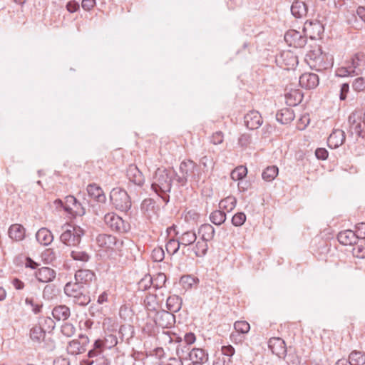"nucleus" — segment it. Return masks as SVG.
<instances>
[{
	"label": "nucleus",
	"instance_id": "72a5a7b5",
	"mask_svg": "<svg viewBox=\"0 0 365 365\" xmlns=\"http://www.w3.org/2000/svg\"><path fill=\"white\" fill-rule=\"evenodd\" d=\"M166 307L168 309V312L175 313L178 312L182 307V299L178 295L170 296L166 301Z\"/></svg>",
	"mask_w": 365,
	"mask_h": 365
},
{
	"label": "nucleus",
	"instance_id": "cd10ccee",
	"mask_svg": "<svg viewBox=\"0 0 365 365\" xmlns=\"http://www.w3.org/2000/svg\"><path fill=\"white\" fill-rule=\"evenodd\" d=\"M294 110L289 108L279 110L276 114V119L282 124H287L294 119Z\"/></svg>",
	"mask_w": 365,
	"mask_h": 365
},
{
	"label": "nucleus",
	"instance_id": "774afa93",
	"mask_svg": "<svg viewBox=\"0 0 365 365\" xmlns=\"http://www.w3.org/2000/svg\"><path fill=\"white\" fill-rule=\"evenodd\" d=\"M196 340V337L195 334L192 332L186 333L184 336V343L185 344L190 346Z\"/></svg>",
	"mask_w": 365,
	"mask_h": 365
},
{
	"label": "nucleus",
	"instance_id": "a878e982",
	"mask_svg": "<svg viewBox=\"0 0 365 365\" xmlns=\"http://www.w3.org/2000/svg\"><path fill=\"white\" fill-rule=\"evenodd\" d=\"M337 239L339 243L344 245L355 244L358 240L354 231L351 230L340 232L337 235Z\"/></svg>",
	"mask_w": 365,
	"mask_h": 365
},
{
	"label": "nucleus",
	"instance_id": "e2e57ef3",
	"mask_svg": "<svg viewBox=\"0 0 365 365\" xmlns=\"http://www.w3.org/2000/svg\"><path fill=\"white\" fill-rule=\"evenodd\" d=\"M357 238L364 239L365 238V223L361 222L356 225V230L354 231Z\"/></svg>",
	"mask_w": 365,
	"mask_h": 365
},
{
	"label": "nucleus",
	"instance_id": "f3484780",
	"mask_svg": "<svg viewBox=\"0 0 365 365\" xmlns=\"http://www.w3.org/2000/svg\"><path fill=\"white\" fill-rule=\"evenodd\" d=\"M268 346L272 352L279 358L286 356L287 348L284 341L281 338H271L269 340Z\"/></svg>",
	"mask_w": 365,
	"mask_h": 365
},
{
	"label": "nucleus",
	"instance_id": "37998d69",
	"mask_svg": "<svg viewBox=\"0 0 365 365\" xmlns=\"http://www.w3.org/2000/svg\"><path fill=\"white\" fill-rule=\"evenodd\" d=\"M210 220L215 225H221L226 220V214L222 210H215L210 215Z\"/></svg>",
	"mask_w": 365,
	"mask_h": 365
},
{
	"label": "nucleus",
	"instance_id": "c9c22d12",
	"mask_svg": "<svg viewBox=\"0 0 365 365\" xmlns=\"http://www.w3.org/2000/svg\"><path fill=\"white\" fill-rule=\"evenodd\" d=\"M155 202L150 198L145 199L140 205L142 212L148 218H151L153 215L155 213Z\"/></svg>",
	"mask_w": 365,
	"mask_h": 365
},
{
	"label": "nucleus",
	"instance_id": "de8ad7c7",
	"mask_svg": "<svg viewBox=\"0 0 365 365\" xmlns=\"http://www.w3.org/2000/svg\"><path fill=\"white\" fill-rule=\"evenodd\" d=\"M71 257L76 261L86 262L90 259V255L85 251L78 249L72 250Z\"/></svg>",
	"mask_w": 365,
	"mask_h": 365
},
{
	"label": "nucleus",
	"instance_id": "473e14b6",
	"mask_svg": "<svg viewBox=\"0 0 365 365\" xmlns=\"http://www.w3.org/2000/svg\"><path fill=\"white\" fill-rule=\"evenodd\" d=\"M70 309L66 305L55 307L52 311V315L58 321L66 320L70 317Z\"/></svg>",
	"mask_w": 365,
	"mask_h": 365
},
{
	"label": "nucleus",
	"instance_id": "a18cd8bd",
	"mask_svg": "<svg viewBox=\"0 0 365 365\" xmlns=\"http://www.w3.org/2000/svg\"><path fill=\"white\" fill-rule=\"evenodd\" d=\"M144 305L148 311L154 312L158 307L157 297L154 294L146 296L144 299Z\"/></svg>",
	"mask_w": 365,
	"mask_h": 365
},
{
	"label": "nucleus",
	"instance_id": "4c0bfd02",
	"mask_svg": "<svg viewBox=\"0 0 365 365\" xmlns=\"http://www.w3.org/2000/svg\"><path fill=\"white\" fill-rule=\"evenodd\" d=\"M46 332L40 326H34L30 330V338L35 343H41L45 338Z\"/></svg>",
	"mask_w": 365,
	"mask_h": 365
},
{
	"label": "nucleus",
	"instance_id": "c03bdc74",
	"mask_svg": "<svg viewBox=\"0 0 365 365\" xmlns=\"http://www.w3.org/2000/svg\"><path fill=\"white\" fill-rule=\"evenodd\" d=\"M207 242L200 239L192 247V251L196 257H202L207 253Z\"/></svg>",
	"mask_w": 365,
	"mask_h": 365
},
{
	"label": "nucleus",
	"instance_id": "2eb2a0df",
	"mask_svg": "<svg viewBox=\"0 0 365 365\" xmlns=\"http://www.w3.org/2000/svg\"><path fill=\"white\" fill-rule=\"evenodd\" d=\"M276 61L284 69H293L298 64V58L291 51H284L277 58Z\"/></svg>",
	"mask_w": 365,
	"mask_h": 365
},
{
	"label": "nucleus",
	"instance_id": "4468645a",
	"mask_svg": "<svg viewBox=\"0 0 365 365\" xmlns=\"http://www.w3.org/2000/svg\"><path fill=\"white\" fill-rule=\"evenodd\" d=\"M154 322L157 326L163 329L171 328L175 323V316L171 312L158 311L155 314Z\"/></svg>",
	"mask_w": 365,
	"mask_h": 365
},
{
	"label": "nucleus",
	"instance_id": "3c124183",
	"mask_svg": "<svg viewBox=\"0 0 365 365\" xmlns=\"http://www.w3.org/2000/svg\"><path fill=\"white\" fill-rule=\"evenodd\" d=\"M167 280L166 275L164 273L160 272L153 277V287L154 288L160 289L164 287Z\"/></svg>",
	"mask_w": 365,
	"mask_h": 365
},
{
	"label": "nucleus",
	"instance_id": "bf43d9fd",
	"mask_svg": "<svg viewBox=\"0 0 365 365\" xmlns=\"http://www.w3.org/2000/svg\"><path fill=\"white\" fill-rule=\"evenodd\" d=\"M106 348L111 349L118 344V339L115 334H110L106 335L103 340Z\"/></svg>",
	"mask_w": 365,
	"mask_h": 365
},
{
	"label": "nucleus",
	"instance_id": "4d7b16f0",
	"mask_svg": "<svg viewBox=\"0 0 365 365\" xmlns=\"http://www.w3.org/2000/svg\"><path fill=\"white\" fill-rule=\"evenodd\" d=\"M56 296V289L53 284L46 285L43 290V297L46 299H51Z\"/></svg>",
	"mask_w": 365,
	"mask_h": 365
},
{
	"label": "nucleus",
	"instance_id": "338daca9",
	"mask_svg": "<svg viewBox=\"0 0 365 365\" xmlns=\"http://www.w3.org/2000/svg\"><path fill=\"white\" fill-rule=\"evenodd\" d=\"M250 136L248 134H242L238 139V144L242 147H247L250 143Z\"/></svg>",
	"mask_w": 365,
	"mask_h": 365
},
{
	"label": "nucleus",
	"instance_id": "603ef678",
	"mask_svg": "<svg viewBox=\"0 0 365 365\" xmlns=\"http://www.w3.org/2000/svg\"><path fill=\"white\" fill-rule=\"evenodd\" d=\"M200 163L202 165L204 172L212 170L215 165L213 158L207 155L202 157L200 160Z\"/></svg>",
	"mask_w": 365,
	"mask_h": 365
},
{
	"label": "nucleus",
	"instance_id": "6e6d98bb",
	"mask_svg": "<svg viewBox=\"0 0 365 365\" xmlns=\"http://www.w3.org/2000/svg\"><path fill=\"white\" fill-rule=\"evenodd\" d=\"M352 88L357 92L365 91V78L359 77L356 78L352 83Z\"/></svg>",
	"mask_w": 365,
	"mask_h": 365
},
{
	"label": "nucleus",
	"instance_id": "9d476101",
	"mask_svg": "<svg viewBox=\"0 0 365 365\" xmlns=\"http://www.w3.org/2000/svg\"><path fill=\"white\" fill-rule=\"evenodd\" d=\"M56 202L61 204L66 212L73 217L83 216L86 211L82 205L72 195L67 196L64 203L61 200H57Z\"/></svg>",
	"mask_w": 365,
	"mask_h": 365
},
{
	"label": "nucleus",
	"instance_id": "a19ab883",
	"mask_svg": "<svg viewBox=\"0 0 365 365\" xmlns=\"http://www.w3.org/2000/svg\"><path fill=\"white\" fill-rule=\"evenodd\" d=\"M348 360L351 365H364L365 354L359 351H353L349 354Z\"/></svg>",
	"mask_w": 365,
	"mask_h": 365
},
{
	"label": "nucleus",
	"instance_id": "2f4dec72",
	"mask_svg": "<svg viewBox=\"0 0 365 365\" xmlns=\"http://www.w3.org/2000/svg\"><path fill=\"white\" fill-rule=\"evenodd\" d=\"M215 233V228L210 224H203L198 229L200 238L207 242L213 239Z\"/></svg>",
	"mask_w": 365,
	"mask_h": 365
},
{
	"label": "nucleus",
	"instance_id": "9b49d317",
	"mask_svg": "<svg viewBox=\"0 0 365 365\" xmlns=\"http://www.w3.org/2000/svg\"><path fill=\"white\" fill-rule=\"evenodd\" d=\"M96 242L98 246L106 250H118L123 245V241L108 234H99Z\"/></svg>",
	"mask_w": 365,
	"mask_h": 365
},
{
	"label": "nucleus",
	"instance_id": "20e7f679",
	"mask_svg": "<svg viewBox=\"0 0 365 365\" xmlns=\"http://www.w3.org/2000/svg\"><path fill=\"white\" fill-rule=\"evenodd\" d=\"M63 232L60 236V240L67 246L75 247L80 244L81 237L85 231L79 226L65 225L62 227Z\"/></svg>",
	"mask_w": 365,
	"mask_h": 365
},
{
	"label": "nucleus",
	"instance_id": "6ab92c4d",
	"mask_svg": "<svg viewBox=\"0 0 365 365\" xmlns=\"http://www.w3.org/2000/svg\"><path fill=\"white\" fill-rule=\"evenodd\" d=\"M299 83L302 88L313 89L319 84V77L315 73H305L300 76Z\"/></svg>",
	"mask_w": 365,
	"mask_h": 365
},
{
	"label": "nucleus",
	"instance_id": "e433bc0d",
	"mask_svg": "<svg viewBox=\"0 0 365 365\" xmlns=\"http://www.w3.org/2000/svg\"><path fill=\"white\" fill-rule=\"evenodd\" d=\"M286 102L289 106H294L299 104L303 98L301 91L294 90L285 95Z\"/></svg>",
	"mask_w": 365,
	"mask_h": 365
},
{
	"label": "nucleus",
	"instance_id": "69168bd1",
	"mask_svg": "<svg viewBox=\"0 0 365 365\" xmlns=\"http://www.w3.org/2000/svg\"><path fill=\"white\" fill-rule=\"evenodd\" d=\"M353 255L357 258H365V247L357 246L353 250Z\"/></svg>",
	"mask_w": 365,
	"mask_h": 365
},
{
	"label": "nucleus",
	"instance_id": "f257e3e1",
	"mask_svg": "<svg viewBox=\"0 0 365 365\" xmlns=\"http://www.w3.org/2000/svg\"><path fill=\"white\" fill-rule=\"evenodd\" d=\"M175 177L174 171L165 168H158L155 171L152 190L167 204L170 200L169 192Z\"/></svg>",
	"mask_w": 365,
	"mask_h": 365
},
{
	"label": "nucleus",
	"instance_id": "4be33fe9",
	"mask_svg": "<svg viewBox=\"0 0 365 365\" xmlns=\"http://www.w3.org/2000/svg\"><path fill=\"white\" fill-rule=\"evenodd\" d=\"M96 279L94 272L90 269H79L75 274V282L79 285L87 287L93 279Z\"/></svg>",
	"mask_w": 365,
	"mask_h": 365
},
{
	"label": "nucleus",
	"instance_id": "052dcab7",
	"mask_svg": "<svg viewBox=\"0 0 365 365\" xmlns=\"http://www.w3.org/2000/svg\"><path fill=\"white\" fill-rule=\"evenodd\" d=\"M151 257L155 262H161L165 257L163 249L161 247H155L153 249Z\"/></svg>",
	"mask_w": 365,
	"mask_h": 365
},
{
	"label": "nucleus",
	"instance_id": "aec40b11",
	"mask_svg": "<svg viewBox=\"0 0 365 365\" xmlns=\"http://www.w3.org/2000/svg\"><path fill=\"white\" fill-rule=\"evenodd\" d=\"M127 177L130 182L138 186H142L145 182L142 172L133 164L130 165L128 168Z\"/></svg>",
	"mask_w": 365,
	"mask_h": 365
},
{
	"label": "nucleus",
	"instance_id": "f8f14e48",
	"mask_svg": "<svg viewBox=\"0 0 365 365\" xmlns=\"http://www.w3.org/2000/svg\"><path fill=\"white\" fill-rule=\"evenodd\" d=\"M89 342V338L86 335L80 334L78 339L68 342L67 351L71 355L82 354L86 351Z\"/></svg>",
	"mask_w": 365,
	"mask_h": 365
},
{
	"label": "nucleus",
	"instance_id": "412c9836",
	"mask_svg": "<svg viewBox=\"0 0 365 365\" xmlns=\"http://www.w3.org/2000/svg\"><path fill=\"white\" fill-rule=\"evenodd\" d=\"M346 135L344 130L334 129L328 138V145L331 148H337L344 143Z\"/></svg>",
	"mask_w": 365,
	"mask_h": 365
},
{
	"label": "nucleus",
	"instance_id": "5fc2aeb1",
	"mask_svg": "<svg viewBox=\"0 0 365 365\" xmlns=\"http://www.w3.org/2000/svg\"><path fill=\"white\" fill-rule=\"evenodd\" d=\"M246 221V215L244 212H237L232 218V223L235 227L242 225Z\"/></svg>",
	"mask_w": 365,
	"mask_h": 365
},
{
	"label": "nucleus",
	"instance_id": "680f3d73",
	"mask_svg": "<svg viewBox=\"0 0 365 365\" xmlns=\"http://www.w3.org/2000/svg\"><path fill=\"white\" fill-rule=\"evenodd\" d=\"M76 331L75 327L70 323H65L61 327V332L63 335L70 337L74 334Z\"/></svg>",
	"mask_w": 365,
	"mask_h": 365
},
{
	"label": "nucleus",
	"instance_id": "393cba45",
	"mask_svg": "<svg viewBox=\"0 0 365 365\" xmlns=\"http://www.w3.org/2000/svg\"><path fill=\"white\" fill-rule=\"evenodd\" d=\"M36 240L43 246L49 245L53 240L52 232L46 227L40 228L36 234Z\"/></svg>",
	"mask_w": 365,
	"mask_h": 365
},
{
	"label": "nucleus",
	"instance_id": "423d86ee",
	"mask_svg": "<svg viewBox=\"0 0 365 365\" xmlns=\"http://www.w3.org/2000/svg\"><path fill=\"white\" fill-rule=\"evenodd\" d=\"M103 221L108 228L118 233H126L130 229V224L115 212L106 214Z\"/></svg>",
	"mask_w": 365,
	"mask_h": 365
},
{
	"label": "nucleus",
	"instance_id": "ea45409f",
	"mask_svg": "<svg viewBox=\"0 0 365 365\" xmlns=\"http://www.w3.org/2000/svg\"><path fill=\"white\" fill-rule=\"evenodd\" d=\"M279 173V169L276 165L267 167L262 172V179L267 182H272L275 179Z\"/></svg>",
	"mask_w": 365,
	"mask_h": 365
},
{
	"label": "nucleus",
	"instance_id": "58836bf2",
	"mask_svg": "<svg viewBox=\"0 0 365 365\" xmlns=\"http://www.w3.org/2000/svg\"><path fill=\"white\" fill-rule=\"evenodd\" d=\"M197 240V236L193 231H187L183 232L178 238L180 245L186 247L192 245Z\"/></svg>",
	"mask_w": 365,
	"mask_h": 365
},
{
	"label": "nucleus",
	"instance_id": "6e6552de",
	"mask_svg": "<svg viewBox=\"0 0 365 365\" xmlns=\"http://www.w3.org/2000/svg\"><path fill=\"white\" fill-rule=\"evenodd\" d=\"M180 171L182 175L181 181L198 182L201 179L202 172L198 165L192 160H184L180 163Z\"/></svg>",
	"mask_w": 365,
	"mask_h": 365
},
{
	"label": "nucleus",
	"instance_id": "49530a36",
	"mask_svg": "<svg viewBox=\"0 0 365 365\" xmlns=\"http://www.w3.org/2000/svg\"><path fill=\"white\" fill-rule=\"evenodd\" d=\"M234 329L235 332L245 335L249 332L250 329V325L246 321L240 320L235 322Z\"/></svg>",
	"mask_w": 365,
	"mask_h": 365
},
{
	"label": "nucleus",
	"instance_id": "f704fd0d",
	"mask_svg": "<svg viewBox=\"0 0 365 365\" xmlns=\"http://www.w3.org/2000/svg\"><path fill=\"white\" fill-rule=\"evenodd\" d=\"M88 356L89 359H91V360H83L81 362L82 365H96L99 364L98 361L103 360L104 363L106 361V359H104L103 356H102V353L100 351L96 350L93 348L91 349L88 353Z\"/></svg>",
	"mask_w": 365,
	"mask_h": 365
},
{
	"label": "nucleus",
	"instance_id": "13d9d810",
	"mask_svg": "<svg viewBox=\"0 0 365 365\" xmlns=\"http://www.w3.org/2000/svg\"><path fill=\"white\" fill-rule=\"evenodd\" d=\"M25 303L27 306H30L32 309V311L35 314H38L41 312L42 305L39 303H36L32 297H26L25 299Z\"/></svg>",
	"mask_w": 365,
	"mask_h": 365
},
{
	"label": "nucleus",
	"instance_id": "f03ea898",
	"mask_svg": "<svg viewBox=\"0 0 365 365\" xmlns=\"http://www.w3.org/2000/svg\"><path fill=\"white\" fill-rule=\"evenodd\" d=\"M66 296L72 299L73 304L79 306H86L91 302V297L87 287L79 285L78 283L68 282L64 287Z\"/></svg>",
	"mask_w": 365,
	"mask_h": 365
},
{
	"label": "nucleus",
	"instance_id": "0eeeda50",
	"mask_svg": "<svg viewBox=\"0 0 365 365\" xmlns=\"http://www.w3.org/2000/svg\"><path fill=\"white\" fill-rule=\"evenodd\" d=\"M306 61L312 69H314L317 71L327 70L330 68L333 64L332 58L327 53L322 52L319 53L314 52L311 53L308 55Z\"/></svg>",
	"mask_w": 365,
	"mask_h": 365
},
{
	"label": "nucleus",
	"instance_id": "ddd939ff",
	"mask_svg": "<svg viewBox=\"0 0 365 365\" xmlns=\"http://www.w3.org/2000/svg\"><path fill=\"white\" fill-rule=\"evenodd\" d=\"M307 36L294 29L289 30L284 35L287 43L295 48H303L307 44Z\"/></svg>",
	"mask_w": 365,
	"mask_h": 365
},
{
	"label": "nucleus",
	"instance_id": "0e129e2a",
	"mask_svg": "<svg viewBox=\"0 0 365 365\" xmlns=\"http://www.w3.org/2000/svg\"><path fill=\"white\" fill-rule=\"evenodd\" d=\"M224 135L222 132L217 131L212 134L211 137V143L214 145H219L223 142Z\"/></svg>",
	"mask_w": 365,
	"mask_h": 365
},
{
	"label": "nucleus",
	"instance_id": "c85d7f7f",
	"mask_svg": "<svg viewBox=\"0 0 365 365\" xmlns=\"http://www.w3.org/2000/svg\"><path fill=\"white\" fill-rule=\"evenodd\" d=\"M176 342L179 343V345L176 349V354L179 359L181 360L189 359L190 356L191 349L189 345L185 344L182 342V338L177 336L175 339Z\"/></svg>",
	"mask_w": 365,
	"mask_h": 365
},
{
	"label": "nucleus",
	"instance_id": "c756f323",
	"mask_svg": "<svg viewBox=\"0 0 365 365\" xmlns=\"http://www.w3.org/2000/svg\"><path fill=\"white\" fill-rule=\"evenodd\" d=\"M25 228L20 224H14L9 229V236L14 240L21 241L25 237Z\"/></svg>",
	"mask_w": 365,
	"mask_h": 365
},
{
	"label": "nucleus",
	"instance_id": "7ed1b4c3",
	"mask_svg": "<svg viewBox=\"0 0 365 365\" xmlns=\"http://www.w3.org/2000/svg\"><path fill=\"white\" fill-rule=\"evenodd\" d=\"M364 69L365 53L357 52L347 61L345 66L339 68L336 73L339 76L345 77L350 75H359Z\"/></svg>",
	"mask_w": 365,
	"mask_h": 365
},
{
	"label": "nucleus",
	"instance_id": "bb28decb",
	"mask_svg": "<svg viewBox=\"0 0 365 365\" xmlns=\"http://www.w3.org/2000/svg\"><path fill=\"white\" fill-rule=\"evenodd\" d=\"M87 192L91 197L98 202H105L106 197L101 187L96 184H90L87 187Z\"/></svg>",
	"mask_w": 365,
	"mask_h": 365
},
{
	"label": "nucleus",
	"instance_id": "5701e85b",
	"mask_svg": "<svg viewBox=\"0 0 365 365\" xmlns=\"http://www.w3.org/2000/svg\"><path fill=\"white\" fill-rule=\"evenodd\" d=\"M35 276L38 282L47 283L55 279L56 272L50 267H43L35 272Z\"/></svg>",
	"mask_w": 365,
	"mask_h": 365
},
{
	"label": "nucleus",
	"instance_id": "dca6fc26",
	"mask_svg": "<svg viewBox=\"0 0 365 365\" xmlns=\"http://www.w3.org/2000/svg\"><path fill=\"white\" fill-rule=\"evenodd\" d=\"M323 31L324 27L322 24L317 21H307L304 24L303 33L307 37H309L311 39L320 38Z\"/></svg>",
	"mask_w": 365,
	"mask_h": 365
},
{
	"label": "nucleus",
	"instance_id": "7c9ffc66",
	"mask_svg": "<svg viewBox=\"0 0 365 365\" xmlns=\"http://www.w3.org/2000/svg\"><path fill=\"white\" fill-rule=\"evenodd\" d=\"M189 359L194 363L205 364L208 360V354L202 349L193 348L190 351Z\"/></svg>",
	"mask_w": 365,
	"mask_h": 365
},
{
	"label": "nucleus",
	"instance_id": "8fccbe9b",
	"mask_svg": "<svg viewBox=\"0 0 365 365\" xmlns=\"http://www.w3.org/2000/svg\"><path fill=\"white\" fill-rule=\"evenodd\" d=\"M247 173V168L245 166H238L231 173V178L233 180H240L246 176Z\"/></svg>",
	"mask_w": 365,
	"mask_h": 365
},
{
	"label": "nucleus",
	"instance_id": "39448f33",
	"mask_svg": "<svg viewBox=\"0 0 365 365\" xmlns=\"http://www.w3.org/2000/svg\"><path fill=\"white\" fill-rule=\"evenodd\" d=\"M110 200L116 210L127 212L131 207L130 197L125 190L113 188L110 193Z\"/></svg>",
	"mask_w": 365,
	"mask_h": 365
},
{
	"label": "nucleus",
	"instance_id": "79ce46f5",
	"mask_svg": "<svg viewBox=\"0 0 365 365\" xmlns=\"http://www.w3.org/2000/svg\"><path fill=\"white\" fill-rule=\"evenodd\" d=\"M236 203L237 200L235 197L228 196L220 202L219 207L220 209L229 212L235 207Z\"/></svg>",
	"mask_w": 365,
	"mask_h": 365
},
{
	"label": "nucleus",
	"instance_id": "a211bd4d",
	"mask_svg": "<svg viewBox=\"0 0 365 365\" xmlns=\"http://www.w3.org/2000/svg\"><path fill=\"white\" fill-rule=\"evenodd\" d=\"M245 123L247 128L255 130L262 124V118L257 110H250L244 117Z\"/></svg>",
	"mask_w": 365,
	"mask_h": 365
},
{
	"label": "nucleus",
	"instance_id": "09e8293b",
	"mask_svg": "<svg viewBox=\"0 0 365 365\" xmlns=\"http://www.w3.org/2000/svg\"><path fill=\"white\" fill-rule=\"evenodd\" d=\"M180 247V244L178 239H170L165 245L166 251L170 255L175 254L179 250Z\"/></svg>",
	"mask_w": 365,
	"mask_h": 365
},
{
	"label": "nucleus",
	"instance_id": "b1692460",
	"mask_svg": "<svg viewBox=\"0 0 365 365\" xmlns=\"http://www.w3.org/2000/svg\"><path fill=\"white\" fill-rule=\"evenodd\" d=\"M308 11V5L299 0L294 1L291 6L292 14L297 19L305 16Z\"/></svg>",
	"mask_w": 365,
	"mask_h": 365
},
{
	"label": "nucleus",
	"instance_id": "864d4df0",
	"mask_svg": "<svg viewBox=\"0 0 365 365\" xmlns=\"http://www.w3.org/2000/svg\"><path fill=\"white\" fill-rule=\"evenodd\" d=\"M153 286V277L150 274L145 275L138 282V287L141 290H147Z\"/></svg>",
	"mask_w": 365,
	"mask_h": 365
},
{
	"label": "nucleus",
	"instance_id": "1a4fd4ad",
	"mask_svg": "<svg viewBox=\"0 0 365 365\" xmlns=\"http://www.w3.org/2000/svg\"><path fill=\"white\" fill-rule=\"evenodd\" d=\"M348 133L350 135L365 138V123L362 120V113L359 111L352 112L348 118Z\"/></svg>",
	"mask_w": 365,
	"mask_h": 365
}]
</instances>
